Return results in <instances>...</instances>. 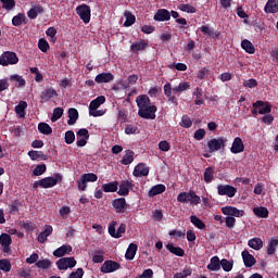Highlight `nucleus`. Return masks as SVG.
Returning a JSON list of instances; mask_svg holds the SVG:
<instances>
[{
  "mask_svg": "<svg viewBox=\"0 0 278 278\" xmlns=\"http://www.w3.org/2000/svg\"><path fill=\"white\" fill-rule=\"evenodd\" d=\"M51 233H53V227L46 226V229L37 237L38 242H40V244H45L47 242V237L51 236Z\"/></svg>",
  "mask_w": 278,
  "mask_h": 278,
  "instance_id": "obj_23",
  "label": "nucleus"
},
{
  "mask_svg": "<svg viewBox=\"0 0 278 278\" xmlns=\"http://www.w3.org/2000/svg\"><path fill=\"white\" fill-rule=\"evenodd\" d=\"M112 207L116 214H125L127 210V200L125 198H117L112 201Z\"/></svg>",
  "mask_w": 278,
  "mask_h": 278,
  "instance_id": "obj_8",
  "label": "nucleus"
},
{
  "mask_svg": "<svg viewBox=\"0 0 278 278\" xmlns=\"http://www.w3.org/2000/svg\"><path fill=\"white\" fill-rule=\"evenodd\" d=\"M25 14L23 13H18L17 15H15L13 18H12V25L14 27H21V25L23 23H25Z\"/></svg>",
  "mask_w": 278,
  "mask_h": 278,
  "instance_id": "obj_40",
  "label": "nucleus"
},
{
  "mask_svg": "<svg viewBox=\"0 0 278 278\" xmlns=\"http://www.w3.org/2000/svg\"><path fill=\"white\" fill-rule=\"evenodd\" d=\"M178 10L181 12H187V14H194L197 12V8L190 4H180L178 5Z\"/></svg>",
  "mask_w": 278,
  "mask_h": 278,
  "instance_id": "obj_50",
  "label": "nucleus"
},
{
  "mask_svg": "<svg viewBox=\"0 0 278 278\" xmlns=\"http://www.w3.org/2000/svg\"><path fill=\"white\" fill-rule=\"evenodd\" d=\"M238 193V189L231 185H218L217 186V194L219 197H228L229 199H233Z\"/></svg>",
  "mask_w": 278,
  "mask_h": 278,
  "instance_id": "obj_4",
  "label": "nucleus"
},
{
  "mask_svg": "<svg viewBox=\"0 0 278 278\" xmlns=\"http://www.w3.org/2000/svg\"><path fill=\"white\" fill-rule=\"evenodd\" d=\"M37 268H41L42 270H49L51 268V262L49 258L39 260L36 262Z\"/></svg>",
  "mask_w": 278,
  "mask_h": 278,
  "instance_id": "obj_43",
  "label": "nucleus"
},
{
  "mask_svg": "<svg viewBox=\"0 0 278 278\" xmlns=\"http://www.w3.org/2000/svg\"><path fill=\"white\" fill-rule=\"evenodd\" d=\"M105 257L103 256V252L98 251L96 254L92 256V262L93 264H103V261Z\"/></svg>",
  "mask_w": 278,
  "mask_h": 278,
  "instance_id": "obj_56",
  "label": "nucleus"
},
{
  "mask_svg": "<svg viewBox=\"0 0 278 278\" xmlns=\"http://www.w3.org/2000/svg\"><path fill=\"white\" fill-rule=\"evenodd\" d=\"M189 88L190 84L188 81H182L175 88V92H186Z\"/></svg>",
  "mask_w": 278,
  "mask_h": 278,
  "instance_id": "obj_60",
  "label": "nucleus"
},
{
  "mask_svg": "<svg viewBox=\"0 0 278 278\" xmlns=\"http://www.w3.org/2000/svg\"><path fill=\"white\" fill-rule=\"evenodd\" d=\"M25 110H27V102L21 101L15 106V113L18 114L20 118H25Z\"/></svg>",
  "mask_w": 278,
  "mask_h": 278,
  "instance_id": "obj_39",
  "label": "nucleus"
},
{
  "mask_svg": "<svg viewBox=\"0 0 278 278\" xmlns=\"http://www.w3.org/2000/svg\"><path fill=\"white\" fill-rule=\"evenodd\" d=\"M0 244L3 249V253H12V249L10 248V245L12 244V236H10L9 233H2L0 236Z\"/></svg>",
  "mask_w": 278,
  "mask_h": 278,
  "instance_id": "obj_12",
  "label": "nucleus"
},
{
  "mask_svg": "<svg viewBox=\"0 0 278 278\" xmlns=\"http://www.w3.org/2000/svg\"><path fill=\"white\" fill-rule=\"evenodd\" d=\"M11 81H16L18 84L20 88H24L26 81L25 78H23V76L18 75V74H14L10 76Z\"/></svg>",
  "mask_w": 278,
  "mask_h": 278,
  "instance_id": "obj_49",
  "label": "nucleus"
},
{
  "mask_svg": "<svg viewBox=\"0 0 278 278\" xmlns=\"http://www.w3.org/2000/svg\"><path fill=\"white\" fill-rule=\"evenodd\" d=\"M139 278H153V269H144L143 273L139 276Z\"/></svg>",
  "mask_w": 278,
  "mask_h": 278,
  "instance_id": "obj_64",
  "label": "nucleus"
},
{
  "mask_svg": "<svg viewBox=\"0 0 278 278\" xmlns=\"http://www.w3.org/2000/svg\"><path fill=\"white\" fill-rule=\"evenodd\" d=\"M14 64H18V55L16 52L4 51L0 55V66H14Z\"/></svg>",
  "mask_w": 278,
  "mask_h": 278,
  "instance_id": "obj_2",
  "label": "nucleus"
},
{
  "mask_svg": "<svg viewBox=\"0 0 278 278\" xmlns=\"http://www.w3.org/2000/svg\"><path fill=\"white\" fill-rule=\"evenodd\" d=\"M137 251H138V244L130 243L125 253L126 260H130V261L134 260L136 257Z\"/></svg>",
  "mask_w": 278,
  "mask_h": 278,
  "instance_id": "obj_30",
  "label": "nucleus"
},
{
  "mask_svg": "<svg viewBox=\"0 0 278 278\" xmlns=\"http://www.w3.org/2000/svg\"><path fill=\"white\" fill-rule=\"evenodd\" d=\"M134 177H148L149 176V166H147L144 163H139L134 172Z\"/></svg>",
  "mask_w": 278,
  "mask_h": 278,
  "instance_id": "obj_14",
  "label": "nucleus"
},
{
  "mask_svg": "<svg viewBox=\"0 0 278 278\" xmlns=\"http://www.w3.org/2000/svg\"><path fill=\"white\" fill-rule=\"evenodd\" d=\"M193 97H195V105H203V89L197 88L193 92Z\"/></svg>",
  "mask_w": 278,
  "mask_h": 278,
  "instance_id": "obj_44",
  "label": "nucleus"
},
{
  "mask_svg": "<svg viewBox=\"0 0 278 278\" xmlns=\"http://www.w3.org/2000/svg\"><path fill=\"white\" fill-rule=\"evenodd\" d=\"M220 210L224 216H230L232 218H242L245 214L244 210H240L236 206H223Z\"/></svg>",
  "mask_w": 278,
  "mask_h": 278,
  "instance_id": "obj_5",
  "label": "nucleus"
},
{
  "mask_svg": "<svg viewBox=\"0 0 278 278\" xmlns=\"http://www.w3.org/2000/svg\"><path fill=\"white\" fill-rule=\"evenodd\" d=\"M244 151V142L242 141V138L237 137L233 139L230 152L235 155L238 153H242Z\"/></svg>",
  "mask_w": 278,
  "mask_h": 278,
  "instance_id": "obj_13",
  "label": "nucleus"
},
{
  "mask_svg": "<svg viewBox=\"0 0 278 278\" xmlns=\"http://www.w3.org/2000/svg\"><path fill=\"white\" fill-rule=\"evenodd\" d=\"M54 97H58V91H55V89L53 88H48L41 92L40 99L41 101H45V103H47L51 101V99H53Z\"/></svg>",
  "mask_w": 278,
  "mask_h": 278,
  "instance_id": "obj_18",
  "label": "nucleus"
},
{
  "mask_svg": "<svg viewBox=\"0 0 278 278\" xmlns=\"http://www.w3.org/2000/svg\"><path fill=\"white\" fill-rule=\"evenodd\" d=\"M278 247V238L274 237L269 240L267 245V255H275Z\"/></svg>",
  "mask_w": 278,
  "mask_h": 278,
  "instance_id": "obj_33",
  "label": "nucleus"
},
{
  "mask_svg": "<svg viewBox=\"0 0 278 278\" xmlns=\"http://www.w3.org/2000/svg\"><path fill=\"white\" fill-rule=\"evenodd\" d=\"M136 103L138 114L140 118H146V121H155V113L157 112V106L151 104V99L147 94L138 96L136 98Z\"/></svg>",
  "mask_w": 278,
  "mask_h": 278,
  "instance_id": "obj_1",
  "label": "nucleus"
},
{
  "mask_svg": "<svg viewBox=\"0 0 278 278\" xmlns=\"http://www.w3.org/2000/svg\"><path fill=\"white\" fill-rule=\"evenodd\" d=\"M181 127H185L186 129L192 127V119H190V116L184 115L180 122Z\"/></svg>",
  "mask_w": 278,
  "mask_h": 278,
  "instance_id": "obj_59",
  "label": "nucleus"
},
{
  "mask_svg": "<svg viewBox=\"0 0 278 278\" xmlns=\"http://www.w3.org/2000/svg\"><path fill=\"white\" fill-rule=\"evenodd\" d=\"M170 16L175 18V11L168 12L166 9H160L154 15V21L164 22V21H170Z\"/></svg>",
  "mask_w": 278,
  "mask_h": 278,
  "instance_id": "obj_11",
  "label": "nucleus"
},
{
  "mask_svg": "<svg viewBox=\"0 0 278 278\" xmlns=\"http://www.w3.org/2000/svg\"><path fill=\"white\" fill-rule=\"evenodd\" d=\"M220 266L225 273H231V270H233V261H227L224 258L220 261Z\"/></svg>",
  "mask_w": 278,
  "mask_h": 278,
  "instance_id": "obj_41",
  "label": "nucleus"
},
{
  "mask_svg": "<svg viewBox=\"0 0 278 278\" xmlns=\"http://www.w3.org/2000/svg\"><path fill=\"white\" fill-rule=\"evenodd\" d=\"M253 214H255L257 218H268V208L264 206L254 207Z\"/></svg>",
  "mask_w": 278,
  "mask_h": 278,
  "instance_id": "obj_37",
  "label": "nucleus"
},
{
  "mask_svg": "<svg viewBox=\"0 0 278 278\" xmlns=\"http://www.w3.org/2000/svg\"><path fill=\"white\" fill-rule=\"evenodd\" d=\"M113 80L114 76L110 72L98 74L94 78L96 84H111Z\"/></svg>",
  "mask_w": 278,
  "mask_h": 278,
  "instance_id": "obj_17",
  "label": "nucleus"
},
{
  "mask_svg": "<svg viewBox=\"0 0 278 278\" xmlns=\"http://www.w3.org/2000/svg\"><path fill=\"white\" fill-rule=\"evenodd\" d=\"M56 266L59 270H67L68 265H66V258L62 257L56 262Z\"/></svg>",
  "mask_w": 278,
  "mask_h": 278,
  "instance_id": "obj_62",
  "label": "nucleus"
},
{
  "mask_svg": "<svg viewBox=\"0 0 278 278\" xmlns=\"http://www.w3.org/2000/svg\"><path fill=\"white\" fill-rule=\"evenodd\" d=\"M101 273H103L104 275H108L110 273H116V270H121V263L116 262V261H105L101 268H100Z\"/></svg>",
  "mask_w": 278,
  "mask_h": 278,
  "instance_id": "obj_6",
  "label": "nucleus"
},
{
  "mask_svg": "<svg viewBox=\"0 0 278 278\" xmlns=\"http://www.w3.org/2000/svg\"><path fill=\"white\" fill-rule=\"evenodd\" d=\"M164 90V94L165 97H167L168 101L170 103H175V96H173V92L175 91V89H173V85H170V83H166L163 87Z\"/></svg>",
  "mask_w": 278,
  "mask_h": 278,
  "instance_id": "obj_28",
  "label": "nucleus"
},
{
  "mask_svg": "<svg viewBox=\"0 0 278 278\" xmlns=\"http://www.w3.org/2000/svg\"><path fill=\"white\" fill-rule=\"evenodd\" d=\"M73 252V247L63 244L53 251L54 257H64V255Z\"/></svg>",
  "mask_w": 278,
  "mask_h": 278,
  "instance_id": "obj_20",
  "label": "nucleus"
},
{
  "mask_svg": "<svg viewBox=\"0 0 278 278\" xmlns=\"http://www.w3.org/2000/svg\"><path fill=\"white\" fill-rule=\"evenodd\" d=\"M2 3V8H4V10H14V8L16 7V1L14 0H0Z\"/></svg>",
  "mask_w": 278,
  "mask_h": 278,
  "instance_id": "obj_53",
  "label": "nucleus"
},
{
  "mask_svg": "<svg viewBox=\"0 0 278 278\" xmlns=\"http://www.w3.org/2000/svg\"><path fill=\"white\" fill-rule=\"evenodd\" d=\"M81 177L87 184H94V181L99 179V176H97V174L94 173L83 174Z\"/></svg>",
  "mask_w": 278,
  "mask_h": 278,
  "instance_id": "obj_51",
  "label": "nucleus"
},
{
  "mask_svg": "<svg viewBox=\"0 0 278 278\" xmlns=\"http://www.w3.org/2000/svg\"><path fill=\"white\" fill-rule=\"evenodd\" d=\"M252 105L255 110H258V114L262 115L270 114V112H273V106L270 105V103L264 102L262 100L254 102Z\"/></svg>",
  "mask_w": 278,
  "mask_h": 278,
  "instance_id": "obj_10",
  "label": "nucleus"
},
{
  "mask_svg": "<svg viewBox=\"0 0 278 278\" xmlns=\"http://www.w3.org/2000/svg\"><path fill=\"white\" fill-rule=\"evenodd\" d=\"M65 144H73L75 142V132L73 130H67L65 132Z\"/></svg>",
  "mask_w": 278,
  "mask_h": 278,
  "instance_id": "obj_54",
  "label": "nucleus"
},
{
  "mask_svg": "<svg viewBox=\"0 0 278 278\" xmlns=\"http://www.w3.org/2000/svg\"><path fill=\"white\" fill-rule=\"evenodd\" d=\"M241 49H244L245 53L253 55L255 53V46L249 40L244 39L241 41Z\"/></svg>",
  "mask_w": 278,
  "mask_h": 278,
  "instance_id": "obj_32",
  "label": "nucleus"
},
{
  "mask_svg": "<svg viewBox=\"0 0 278 278\" xmlns=\"http://www.w3.org/2000/svg\"><path fill=\"white\" fill-rule=\"evenodd\" d=\"M192 275V270L190 268L184 269L181 273L175 275V278H186Z\"/></svg>",
  "mask_w": 278,
  "mask_h": 278,
  "instance_id": "obj_63",
  "label": "nucleus"
},
{
  "mask_svg": "<svg viewBox=\"0 0 278 278\" xmlns=\"http://www.w3.org/2000/svg\"><path fill=\"white\" fill-rule=\"evenodd\" d=\"M206 268L211 273H218V270H220V258H218V256H213L210 260V264L206 266Z\"/></svg>",
  "mask_w": 278,
  "mask_h": 278,
  "instance_id": "obj_19",
  "label": "nucleus"
},
{
  "mask_svg": "<svg viewBox=\"0 0 278 278\" xmlns=\"http://www.w3.org/2000/svg\"><path fill=\"white\" fill-rule=\"evenodd\" d=\"M163 192H166V186L159 184L153 186L149 192L148 195L149 197H157V194H162Z\"/></svg>",
  "mask_w": 278,
  "mask_h": 278,
  "instance_id": "obj_27",
  "label": "nucleus"
},
{
  "mask_svg": "<svg viewBox=\"0 0 278 278\" xmlns=\"http://www.w3.org/2000/svg\"><path fill=\"white\" fill-rule=\"evenodd\" d=\"M242 260L243 264L247 268H252V266H255V256L251 254L248 250H244L242 253Z\"/></svg>",
  "mask_w": 278,
  "mask_h": 278,
  "instance_id": "obj_16",
  "label": "nucleus"
},
{
  "mask_svg": "<svg viewBox=\"0 0 278 278\" xmlns=\"http://www.w3.org/2000/svg\"><path fill=\"white\" fill-rule=\"evenodd\" d=\"M225 223L228 229H233V227H236V217H230L229 215H226Z\"/></svg>",
  "mask_w": 278,
  "mask_h": 278,
  "instance_id": "obj_61",
  "label": "nucleus"
},
{
  "mask_svg": "<svg viewBox=\"0 0 278 278\" xmlns=\"http://www.w3.org/2000/svg\"><path fill=\"white\" fill-rule=\"evenodd\" d=\"M126 21L124 23V27H131L134 23H136V15L131 14V12L125 13Z\"/></svg>",
  "mask_w": 278,
  "mask_h": 278,
  "instance_id": "obj_46",
  "label": "nucleus"
},
{
  "mask_svg": "<svg viewBox=\"0 0 278 278\" xmlns=\"http://www.w3.org/2000/svg\"><path fill=\"white\" fill-rule=\"evenodd\" d=\"M58 181H62V176L60 174H55V177H46L41 179V188L48 189L58 186Z\"/></svg>",
  "mask_w": 278,
  "mask_h": 278,
  "instance_id": "obj_9",
  "label": "nucleus"
},
{
  "mask_svg": "<svg viewBox=\"0 0 278 278\" xmlns=\"http://www.w3.org/2000/svg\"><path fill=\"white\" fill-rule=\"evenodd\" d=\"M266 14H277L278 0H268L264 8Z\"/></svg>",
  "mask_w": 278,
  "mask_h": 278,
  "instance_id": "obj_21",
  "label": "nucleus"
},
{
  "mask_svg": "<svg viewBox=\"0 0 278 278\" xmlns=\"http://www.w3.org/2000/svg\"><path fill=\"white\" fill-rule=\"evenodd\" d=\"M28 156L33 162H36V160H43V161L49 160V155L45 154V152L42 151H36V150L28 151Z\"/></svg>",
  "mask_w": 278,
  "mask_h": 278,
  "instance_id": "obj_22",
  "label": "nucleus"
},
{
  "mask_svg": "<svg viewBox=\"0 0 278 278\" xmlns=\"http://www.w3.org/2000/svg\"><path fill=\"white\" fill-rule=\"evenodd\" d=\"M0 270L10 273V270H12V263H10L9 260H0Z\"/></svg>",
  "mask_w": 278,
  "mask_h": 278,
  "instance_id": "obj_52",
  "label": "nucleus"
},
{
  "mask_svg": "<svg viewBox=\"0 0 278 278\" xmlns=\"http://www.w3.org/2000/svg\"><path fill=\"white\" fill-rule=\"evenodd\" d=\"M77 184V188L80 192H85V190L88 188V182L86 181V179L84 178V176H80V179H78L76 181Z\"/></svg>",
  "mask_w": 278,
  "mask_h": 278,
  "instance_id": "obj_55",
  "label": "nucleus"
},
{
  "mask_svg": "<svg viewBox=\"0 0 278 278\" xmlns=\"http://www.w3.org/2000/svg\"><path fill=\"white\" fill-rule=\"evenodd\" d=\"M187 203H190V205H199V203H201V197L197 195L194 191H189Z\"/></svg>",
  "mask_w": 278,
  "mask_h": 278,
  "instance_id": "obj_34",
  "label": "nucleus"
},
{
  "mask_svg": "<svg viewBox=\"0 0 278 278\" xmlns=\"http://www.w3.org/2000/svg\"><path fill=\"white\" fill-rule=\"evenodd\" d=\"M47 173V165L46 164H40L35 167L33 170V175L35 177H40V175H45Z\"/></svg>",
  "mask_w": 278,
  "mask_h": 278,
  "instance_id": "obj_45",
  "label": "nucleus"
},
{
  "mask_svg": "<svg viewBox=\"0 0 278 278\" xmlns=\"http://www.w3.org/2000/svg\"><path fill=\"white\" fill-rule=\"evenodd\" d=\"M147 49V41L141 40L140 42H134L130 46V51L132 53H138V51H144Z\"/></svg>",
  "mask_w": 278,
  "mask_h": 278,
  "instance_id": "obj_36",
  "label": "nucleus"
},
{
  "mask_svg": "<svg viewBox=\"0 0 278 278\" xmlns=\"http://www.w3.org/2000/svg\"><path fill=\"white\" fill-rule=\"evenodd\" d=\"M39 134H43V136H51L53 134V128L45 122L38 124Z\"/></svg>",
  "mask_w": 278,
  "mask_h": 278,
  "instance_id": "obj_31",
  "label": "nucleus"
},
{
  "mask_svg": "<svg viewBox=\"0 0 278 278\" xmlns=\"http://www.w3.org/2000/svg\"><path fill=\"white\" fill-rule=\"evenodd\" d=\"M131 162H134V151L127 150L121 161V164H123L124 166H129V164H131Z\"/></svg>",
  "mask_w": 278,
  "mask_h": 278,
  "instance_id": "obj_38",
  "label": "nucleus"
},
{
  "mask_svg": "<svg viewBox=\"0 0 278 278\" xmlns=\"http://www.w3.org/2000/svg\"><path fill=\"white\" fill-rule=\"evenodd\" d=\"M64 115V109L62 108H55L53 110V114L51 116V122L55 123L56 121H60V117Z\"/></svg>",
  "mask_w": 278,
  "mask_h": 278,
  "instance_id": "obj_47",
  "label": "nucleus"
},
{
  "mask_svg": "<svg viewBox=\"0 0 278 278\" xmlns=\"http://www.w3.org/2000/svg\"><path fill=\"white\" fill-rule=\"evenodd\" d=\"M248 244L251 249H254V251H260V249L264 247V241H262L260 238H253L249 240Z\"/></svg>",
  "mask_w": 278,
  "mask_h": 278,
  "instance_id": "obj_35",
  "label": "nucleus"
},
{
  "mask_svg": "<svg viewBox=\"0 0 278 278\" xmlns=\"http://www.w3.org/2000/svg\"><path fill=\"white\" fill-rule=\"evenodd\" d=\"M134 187V182L129 180H123L119 185V190L117 191V194L119 197H127L129 195V190Z\"/></svg>",
  "mask_w": 278,
  "mask_h": 278,
  "instance_id": "obj_15",
  "label": "nucleus"
},
{
  "mask_svg": "<svg viewBox=\"0 0 278 278\" xmlns=\"http://www.w3.org/2000/svg\"><path fill=\"white\" fill-rule=\"evenodd\" d=\"M38 48L40 49V51H42V53H47V51H49V42L41 38L38 41Z\"/></svg>",
  "mask_w": 278,
  "mask_h": 278,
  "instance_id": "obj_57",
  "label": "nucleus"
},
{
  "mask_svg": "<svg viewBox=\"0 0 278 278\" xmlns=\"http://www.w3.org/2000/svg\"><path fill=\"white\" fill-rule=\"evenodd\" d=\"M213 180H214V168L207 167L204 170V181L205 184H212Z\"/></svg>",
  "mask_w": 278,
  "mask_h": 278,
  "instance_id": "obj_42",
  "label": "nucleus"
},
{
  "mask_svg": "<svg viewBox=\"0 0 278 278\" xmlns=\"http://www.w3.org/2000/svg\"><path fill=\"white\" fill-rule=\"evenodd\" d=\"M105 103V96H99L89 103V111L99 110Z\"/></svg>",
  "mask_w": 278,
  "mask_h": 278,
  "instance_id": "obj_25",
  "label": "nucleus"
},
{
  "mask_svg": "<svg viewBox=\"0 0 278 278\" xmlns=\"http://www.w3.org/2000/svg\"><path fill=\"white\" fill-rule=\"evenodd\" d=\"M190 220L192 225H194V227H197L198 229H203L205 227L203 220H201V218L197 217L195 215H191Z\"/></svg>",
  "mask_w": 278,
  "mask_h": 278,
  "instance_id": "obj_48",
  "label": "nucleus"
},
{
  "mask_svg": "<svg viewBox=\"0 0 278 278\" xmlns=\"http://www.w3.org/2000/svg\"><path fill=\"white\" fill-rule=\"evenodd\" d=\"M103 192H118V181L114 180L102 185Z\"/></svg>",
  "mask_w": 278,
  "mask_h": 278,
  "instance_id": "obj_29",
  "label": "nucleus"
},
{
  "mask_svg": "<svg viewBox=\"0 0 278 278\" xmlns=\"http://www.w3.org/2000/svg\"><path fill=\"white\" fill-rule=\"evenodd\" d=\"M68 121H67V125H75V123H77L78 118H79V111H77V109L75 108H71L68 109Z\"/></svg>",
  "mask_w": 278,
  "mask_h": 278,
  "instance_id": "obj_26",
  "label": "nucleus"
},
{
  "mask_svg": "<svg viewBox=\"0 0 278 278\" xmlns=\"http://www.w3.org/2000/svg\"><path fill=\"white\" fill-rule=\"evenodd\" d=\"M125 134L131 136L134 134H140V129L134 125H127L125 128Z\"/></svg>",
  "mask_w": 278,
  "mask_h": 278,
  "instance_id": "obj_58",
  "label": "nucleus"
},
{
  "mask_svg": "<svg viewBox=\"0 0 278 278\" xmlns=\"http://www.w3.org/2000/svg\"><path fill=\"white\" fill-rule=\"evenodd\" d=\"M76 14L79 16L83 23H85V25H88L92 16V10L90 9V5L83 3L76 7Z\"/></svg>",
  "mask_w": 278,
  "mask_h": 278,
  "instance_id": "obj_3",
  "label": "nucleus"
},
{
  "mask_svg": "<svg viewBox=\"0 0 278 278\" xmlns=\"http://www.w3.org/2000/svg\"><path fill=\"white\" fill-rule=\"evenodd\" d=\"M227 143V139L224 137H220L218 139H211L207 142V147L211 153H214L216 151H220V149H223V147H225V144Z\"/></svg>",
  "mask_w": 278,
  "mask_h": 278,
  "instance_id": "obj_7",
  "label": "nucleus"
},
{
  "mask_svg": "<svg viewBox=\"0 0 278 278\" xmlns=\"http://www.w3.org/2000/svg\"><path fill=\"white\" fill-rule=\"evenodd\" d=\"M42 12H45V9L42 8V5L38 4L33 7L28 12H27V16L28 18H30L31 21H34L35 18L38 17V14H42Z\"/></svg>",
  "mask_w": 278,
  "mask_h": 278,
  "instance_id": "obj_24",
  "label": "nucleus"
}]
</instances>
